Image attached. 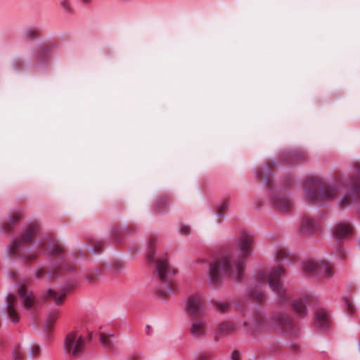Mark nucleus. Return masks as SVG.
I'll use <instances>...</instances> for the list:
<instances>
[{"label": "nucleus", "mask_w": 360, "mask_h": 360, "mask_svg": "<svg viewBox=\"0 0 360 360\" xmlns=\"http://www.w3.org/2000/svg\"><path fill=\"white\" fill-rule=\"evenodd\" d=\"M252 241L250 232H243L238 243V250L223 252L219 259L211 264L208 271L209 282L218 283L221 275L229 276L235 280L240 279L244 272L245 259L251 253Z\"/></svg>", "instance_id": "nucleus-1"}, {"label": "nucleus", "mask_w": 360, "mask_h": 360, "mask_svg": "<svg viewBox=\"0 0 360 360\" xmlns=\"http://www.w3.org/2000/svg\"><path fill=\"white\" fill-rule=\"evenodd\" d=\"M38 231L39 224L37 222H32L27 226L23 230L21 238L13 240L9 245L10 255L20 258L25 263L34 260L38 252L42 250L46 255L50 257L56 256L60 259H63L64 253L62 247L52 243L49 237H46L37 243V250L23 249L27 243L32 240Z\"/></svg>", "instance_id": "nucleus-2"}, {"label": "nucleus", "mask_w": 360, "mask_h": 360, "mask_svg": "<svg viewBox=\"0 0 360 360\" xmlns=\"http://www.w3.org/2000/svg\"><path fill=\"white\" fill-rule=\"evenodd\" d=\"M155 238H153L149 240L150 250L148 252L147 259L148 262L155 263V274L162 283V286L157 289L156 294L159 298L166 300L175 290L173 283L170 280V276H174L176 271L169 265L166 257L155 255L153 250V245L155 243Z\"/></svg>", "instance_id": "nucleus-3"}, {"label": "nucleus", "mask_w": 360, "mask_h": 360, "mask_svg": "<svg viewBox=\"0 0 360 360\" xmlns=\"http://www.w3.org/2000/svg\"><path fill=\"white\" fill-rule=\"evenodd\" d=\"M340 187L335 184H325L319 176H311L304 184L306 199L314 205H321L339 193Z\"/></svg>", "instance_id": "nucleus-4"}, {"label": "nucleus", "mask_w": 360, "mask_h": 360, "mask_svg": "<svg viewBox=\"0 0 360 360\" xmlns=\"http://www.w3.org/2000/svg\"><path fill=\"white\" fill-rule=\"evenodd\" d=\"M285 274V271L284 269L276 266L270 271L267 276L263 272L259 274V278L261 281V288L262 285H265L266 283H268L271 290L278 295L280 301L283 303L288 302L290 299V295L283 287L281 282V278ZM250 295L252 299L257 301H262L264 297V294L262 289L251 288Z\"/></svg>", "instance_id": "nucleus-5"}, {"label": "nucleus", "mask_w": 360, "mask_h": 360, "mask_svg": "<svg viewBox=\"0 0 360 360\" xmlns=\"http://www.w3.org/2000/svg\"><path fill=\"white\" fill-rule=\"evenodd\" d=\"M85 348V339L77 330L69 332L64 340L63 350L71 357H78L82 354Z\"/></svg>", "instance_id": "nucleus-6"}, {"label": "nucleus", "mask_w": 360, "mask_h": 360, "mask_svg": "<svg viewBox=\"0 0 360 360\" xmlns=\"http://www.w3.org/2000/svg\"><path fill=\"white\" fill-rule=\"evenodd\" d=\"M205 301L200 295H193L186 301V312L191 318L200 316L204 312Z\"/></svg>", "instance_id": "nucleus-7"}, {"label": "nucleus", "mask_w": 360, "mask_h": 360, "mask_svg": "<svg viewBox=\"0 0 360 360\" xmlns=\"http://www.w3.org/2000/svg\"><path fill=\"white\" fill-rule=\"evenodd\" d=\"M304 271L313 275H323L325 277H330L333 274L331 267L323 262L307 261L302 265Z\"/></svg>", "instance_id": "nucleus-8"}, {"label": "nucleus", "mask_w": 360, "mask_h": 360, "mask_svg": "<svg viewBox=\"0 0 360 360\" xmlns=\"http://www.w3.org/2000/svg\"><path fill=\"white\" fill-rule=\"evenodd\" d=\"M354 176L350 181L341 179L342 184L349 188L353 198H360V163H356L354 167Z\"/></svg>", "instance_id": "nucleus-9"}, {"label": "nucleus", "mask_w": 360, "mask_h": 360, "mask_svg": "<svg viewBox=\"0 0 360 360\" xmlns=\"http://www.w3.org/2000/svg\"><path fill=\"white\" fill-rule=\"evenodd\" d=\"M18 300L17 296L8 295L6 298V307L4 309V314L13 323H17L20 320V314L18 311Z\"/></svg>", "instance_id": "nucleus-10"}, {"label": "nucleus", "mask_w": 360, "mask_h": 360, "mask_svg": "<svg viewBox=\"0 0 360 360\" xmlns=\"http://www.w3.org/2000/svg\"><path fill=\"white\" fill-rule=\"evenodd\" d=\"M272 200L276 210L281 212L288 211L292 207L291 200L285 192L274 194Z\"/></svg>", "instance_id": "nucleus-11"}, {"label": "nucleus", "mask_w": 360, "mask_h": 360, "mask_svg": "<svg viewBox=\"0 0 360 360\" xmlns=\"http://www.w3.org/2000/svg\"><path fill=\"white\" fill-rule=\"evenodd\" d=\"M311 304V297L307 295L295 300L292 303V307L297 314L300 316H304L307 314V307Z\"/></svg>", "instance_id": "nucleus-12"}, {"label": "nucleus", "mask_w": 360, "mask_h": 360, "mask_svg": "<svg viewBox=\"0 0 360 360\" xmlns=\"http://www.w3.org/2000/svg\"><path fill=\"white\" fill-rule=\"evenodd\" d=\"M190 333L195 339L203 338L207 335V323L204 319L194 321L190 327Z\"/></svg>", "instance_id": "nucleus-13"}, {"label": "nucleus", "mask_w": 360, "mask_h": 360, "mask_svg": "<svg viewBox=\"0 0 360 360\" xmlns=\"http://www.w3.org/2000/svg\"><path fill=\"white\" fill-rule=\"evenodd\" d=\"M330 326V315L328 311L319 309L316 313V326L319 330L326 331Z\"/></svg>", "instance_id": "nucleus-14"}, {"label": "nucleus", "mask_w": 360, "mask_h": 360, "mask_svg": "<svg viewBox=\"0 0 360 360\" xmlns=\"http://www.w3.org/2000/svg\"><path fill=\"white\" fill-rule=\"evenodd\" d=\"M352 226L349 222L339 223L333 229V236L337 240H342L349 237L352 234Z\"/></svg>", "instance_id": "nucleus-15"}, {"label": "nucleus", "mask_w": 360, "mask_h": 360, "mask_svg": "<svg viewBox=\"0 0 360 360\" xmlns=\"http://www.w3.org/2000/svg\"><path fill=\"white\" fill-rule=\"evenodd\" d=\"M264 319L261 314H257L250 319V322H244L243 325L244 326H248L250 327V333L254 335L264 328Z\"/></svg>", "instance_id": "nucleus-16"}, {"label": "nucleus", "mask_w": 360, "mask_h": 360, "mask_svg": "<svg viewBox=\"0 0 360 360\" xmlns=\"http://www.w3.org/2000/svg\"><path fill=\"white\" fill-rule=\"evenodd\" d=\"M18 296L22 302V305L25 309H30L33 305L34 296L32 292H27L24 285L20 288Z\"/></svg>", "instance_id": "nucleus-17"}, {"label": "nucleus", "mask_w": 360, "mask_h": 360, "mask_svg": "<svg viewBox=\"0 0 360 360\" xmlns=\"http://www.w3.org/2000/svg\"><path fill=\"white\" fill-rule=\"evenodd\" d=\"M236 324L233 321H223L220 323L217 328L218 335H229L236 330Z\"/></svg>", "instance_id": "nucleus-18"}, {"label": "nucleus", "mask_w": 360, "mask_h": 360, "mask_svg": "<svg viewBox=\"0 0 360 360\" xmlns=\"http://www.w3.org/2000/svg\"><path fill=\"white\" fill-rule=\"evenodd\" d=\"M256 176L259 180L263 181L264 184H271V173L270 167L268 165H262L256 171Z\"/></svg>", "instance_id": "nucleus-19"}, {"label": "nucleus", "mask_w": 360, "mask_h": 360, "mask_svg": "<svg viewBox=\"0 0 360 360\" xmlns=\"http://www.w3.org/2000/svg\"><path fill=\"white\" fill-rule=\"evenodd\" d=\"M274 323L281 328H292L294 326L292 320L285 314H278L274 317Z\"/></svg>", "instance_id": "nucleus-20"}, {"label": "nucleus", "mask_w": 360, "mask_h": 360, "mask_svg": "<svg viewBox=\"0 0 360 360\" xmlns=\"http://www.w3.org/2000/svg\"><path fill=\"white\" fill-rule=\"evenodd\" d=\"M305 158V154L303 151L300 150H295L285 153L283 155V159L288 163L292 164L296 162L303 160Z\"/></svg>", "instance_id": "nucleus-21"}, {"label": "nucleus", "mask_w": 360, "mask_h": 360, "mask_svg": "<svg viewBox=\"0 0 360 360\" xmlns=\"http://www.w3.org/2000/svg\"><path fill=\"white\" fill-rule=\"evenodd\" d=\"M318 226L316 220L312 219L309 216H304L302 218L301 231L303 233H309L315 230Z\"/></svg>", "instance_id": "nucleus-22"}, {"label": "nucleus", "mask_w": 360, "mask_h": 360, "mask_svg": "<svg viewBox=\"0 0 360 360\" xmlns=\"http://www.w3.org/2000/svg\"><path fill=\"white\" fill-rule=\"evenodd\" d=\"M58 316L59 313L56 310H52L49 313L44 326L46 332L49 333L51 331Z\"/></svg>", "instance_id": "nucleus-23"}, {"label": "nucleus", "mask_w": 360, "mask_h": 360, "mask_svg": "<svg viewBox=\"0 0 360 360\" xmlns=\"http://www.w3.org/2000/svg\"><path fill=\"white\" fill-rule=\"evenodd\" d=\"M58 6L62 11L68 15L74 13V7L72 4L71 0H56Z\"/></svg>", "instance_id": "nucleus-24"}, {"label": "nucleus", "mask_w": 360, "mask_h": 360, "mask_svg": "<svg viewBox=\"0 0 360 360\" xmlns=\"http://www.w3.org/2000/svg\"><path fill=\"white\" fill-rule=\"evenodd\" d=\"M21 215L18 212L13 213L8 219V221L6 222L5 229L7 231L12 230L13 226L16 224L20 219Z\"/></svg>", "instance_id": "nucleus-25"}, {"label": "nucleus", "mask_w": 360, "mask_h": 360, "mask_svg": "<svg viewBox=\"0 0 360 360\" xmlns=\"http://www.w3.org/2000/svg\"><path fill=\"white\" fill-rule=\"evenodd\" d=\"M65 296V293H60L58 294L57 292L53 290H49L47 291V297L51 298L54 300L56 304L58 305L63 301V299Z\"/></svg>", "instance_id": "nucleus-26"}, {"label": "nucleus", "mask_w": 360, "mask_h": 360, "mask_svg": "<svg viewBox=\"0 0 360 360\" xmlns=\"http://www.w3.org/2000/svg\"><path fill=\"white\" fill-rule=\"evenodd\" d=\"M112 335H105L104 333L100 334V342L107 349L111 348V338Z\"/></svg>", "instance_id": "nucleus-27"}, {"label": "nucleus", "mask_w": 360, "mask_h": 360, "mask_svg": "<svg viewBox=\"0 0 360 360\" xmlns=\"http://www.w3.org/2000/svg\"><path fill=\"white\" fill-rule=\"evenodd\" d=\"M39 30L37 27L27 28L25 32V36L30 39H34L37 38L39 34Z\"/></svg>", "instance_id": "nucleus-28"}, {"label": "nucleus", "mask_w": 360, "mask_h": 360, "mask_svg": "<svg viewBox=\"0 0 360 360\" xmlns=\"http://www.w3.org/2000/svg\"><path fill=\"white\" fill-rule=\"evenodd\" d=\"M167 206V198L166 197H160L155 202V208L157 211H161Z\"/></svg>", "instance_id": "nucleus-29"}, {"label": "nucleus", "mask_w": 360, "mask_h": 360, "mask_svg": "<svg viewBox=\"0 0 360 360\" xmlns=\"http://www.w3.org/2000/svg\"><path fill=\"white\" fill-rule=\"evenodd\" d=\"M288 259V254L285 250L279 249L276 252V261L278 263H281L285 261V259Z\"/></svg>", "instance_id": "nucleus-30"}, {"label": "nucleus", "mask_w": 360, "mask_h": 360, "mask_svg": "<svg viewBox=\"0 0 360 360\" xmlns=\"http://www.w3.org/2000/svg\"><path fill=\"white\" fill-rule=\"evenodd\" d=\"M351 201H352L351 196H348V195L344 196L343 198H342L340 199V202H339V206L340 207H345L350 205Z\"/></svg>", "instance_id": "nucleus-31"}, {"label": "nucleus", "mask_w": 360, "mask_h": 360, "mask_svg": "<svg viewBox=\"0 0 360 360\" xmlns=\"http://www.w3.org/2000/svg\"><path fill=\"white\" fill-rule=\"evenodd\" d=\"M228 206L229 205H228L227 202H221L217 207L218 212H217V216L218 217H222L223 215L221 213L228 208Z\"/></svg>", "instance_id": "nucleus-32"}, {"label": "nucleus", "mask_w": 360, "mask_h": 360, "mask_svg": "<svg viewBox=\"0 0 360 360\" xmlns=\"http://www.w3.org/2000/svg\"><path fill=\"white\" fill-rule=\"evenodd\" d=\"M40 352V349L38 345H33L30 347V355L32 357H36Z\"/></svg>", "instance_id": "nucleus-33"}, {"label": "nucleus", "mask_w": 360, "mask_h": 360, "mask_svg": "<svg viewBox=\"0 0 360 360\" xmlns=\"http://www.w3.org/2000/svg\"><path fill=\"white\" fill-rule=\"evenodd\" d=\"M196 360H212L211 354L209 352H201L198 354Z\"/></svg>", "instance_id": "nucleus-34"}, {"label": "nucleus", "mask_w": 360, "mask_h": 360, "mask_svg": "<svg viewBox=\"0 0 360 360\" xmlns=\"http://www.w3.org/2000/svg\"><path fill=\"white\" fill-rule=\"evenodd\" d=\"M98 274L96 272H89L86 276V280L90 283L94 282L98 276Z\"/></svg>", "instance_id": "nucleus-35"}, {"label": "nucleus", "mask_w": 360, "mask_h": 360, "mask_svg": "<svg viewBox=\"0 0 360 360\" xmlns=\"http://www.w3.org/2000/svg\"><path fill=\"white\" fill-rule=\"evenodd\" d=\"M216 306L217 308L221 312L225 311L229 307V304L224 302H219Z\"/></svg>", "instance_id": "nucleus-36"}, {"label": "nucleus", "mask_w": 360, "mask_h": 360, "mask_svg": "<svg viewBox=\"0 0 360 360\" xmlns=\"http://www.w3.org/2000/svg\"><path fill=\"white\" fill-rule=\"evenodd\" d=\"M21 352L19 349H15L13 352V356L15 360H19L21 358Z\"/></svg>", "instance_id": "nucleus-37"}, {"label": "nucleus", "mask_w": 360, "mask_h": 360, "mask_svg": "<svg viewBox=\"0 0 360 360\" xmlns=\"http://www.w3.org/2000/svg\"><path fill=\"white\" fill-rule=\"evenodd\" d=\"M11 65L14 70H17L20 69L22 65L18 60H15L12 62Z\"/></svg>", "instance_id": "nucleus-38"}, {"label": "nucleus", "mask_w": 360, "mask_h": 360, "mask_svg": "<svg viewBox=\"0 0 360 360\" xmlns=\"http://www.w3.org/2000/svg\"><path fill=\"white\" fill-rule=\"evenodd\" d=\"M180 231L182 234H188L190 232V227L186 225H182L180 227Z\"/></svg>", "instance_id": "nucleus-39"}, {"label": "nucleus", "mask_w": 360, "mask_h": 360, "mask_svg": "<svg viewBox=\"0 0 360 360\" xmlns=\"http://www.w3.org/2000/svg\"><path fill=\"white\" fill-rule=\"evenodd\" d=\"M232 360H240V354L238 351H234L231 355Z\"/></svg>", "instance_id": "nucleus-40"}, {"label": "nucleus", "mask_w": 360, "mask_h": 360, "mask_svg": "<svg viewBox=\"0 0 360 360\" xmlns=\"http://www.w3.org/2000/svg\"><path fill=\"white\" fill-rule=\"evenodd\" d=\"M44 273V270L43 269H37L35 272V277L37 278H40Z\"/></svg>", "instance_id": "nucleus-41"}, {"label": "nucleus", "mask_w": 360, "mask_h": 360, "mask_svg": "<svg viewBox=\"0 0 360 360\" xmlns=\"http://www.w3.org/2000/svg\"><path fill=\"white\" fill-rule=\"evenodd\" d=\"M83 5H90L92 4L93 0H79Z\"/></svg>", "instance_id": "nucleus-42"}, {"label": "nucleus", "mask_w": 360, "mask_h": 360, "mask_svg": "<svg viewBox=\"0 0 360 360\" xmlns=\"http://www.w3.org/2000/svg\"><path fill=\"white\" fill-rule=\"evenodd\" d=\"M146 328H147V329H148V330H147V332H146V333H147V334H148V335H150V326H148H148H146Z\"/></svg>", "instance_id": "nucleus-43"}, {"label": "nucleus", "mask_w": 360, "mask_h": 360, "mask_svg": "<svg viewBox=\"0 0 360 360\" xmlns=\"http://www.w3.org/2000/svg\"><path fill=\"white\" fill-rule=\"evenodd\" d=\"M117 231H118L117 228H115V229H114V231H115V232H117Z\"/></svg>", "instance_id": "nucleus-44"}, {"label": "nucleus", "mask_w": 360, "mask_h": 360, "mask_svg": "<svg viewBox=\"0 0 360 360\" xmlns=\"http://www.w3.org/2000/svg\"><path fill=\"white\" fill-rule=\"evenodd\" d=\"M348 307H349V310H352V307H351V305H350V304H349Z\"/></svg>", "instance_id": "nucleus-45"}, {"label": "nucleus", "mask_w": 360, "mask_h": 360, "mask_svg": "<svg viewBox=\"0 0 360 360\" xmlns=\"http://www.w3.org/2000/svg\"><path fill=\"white\" fill-rule=\"evenodd\" d=\"M58 268L62 269L63 268L62 264H59V267Z\"/></svg>", "instance_id": "nucleus-46"}]
</instances>
